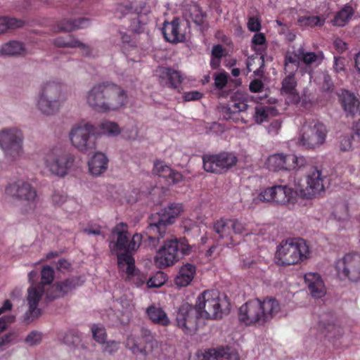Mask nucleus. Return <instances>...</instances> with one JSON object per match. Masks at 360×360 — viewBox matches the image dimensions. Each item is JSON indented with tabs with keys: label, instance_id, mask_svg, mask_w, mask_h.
I'll list each match as a JSON object with an SVG mask.
<instances>
[{
	"label": "nucleus",
	"instance_id": "4468645a",
	"mask_svg": "<svg viewBox=\"0 0 360 360\" xmlns=\"http://www.w3.org/2000/svg\"><path fill=\"white\" fill-rule=\"evenodd\" d=\"M326 132V126L318 120L306 121L301 128L298 143L307 149H314L324 143Z\"/></svg>",
	"mask_w": 360,
	"mask_h": 360
},
{
	"label": "nucleus",
	"instance_id": "3c124183",
	"mask_svg": "<svg viewBox=\"0 0 360 360\" xmlns=\"http://www.w3.org/2000/svg\"><path fill=\"white\" fill-rule=\"evenodd\" d=\"M100 130L102 134L108 136H117L120 133L118 124L110 121H104L100 124Z\"/></svg>",
	"mask_w": 360,
	"mask_h": 360
},
{
	"label": "nucleus",
	"instance_id": "8fccbe9b",
	"mask_svg": "<svg viewBox=\"0 0 360 360\" xmlns=\"http://www.w3.org/2000/svg\"><path fill=\"white\" fill-rule=\"evenodd\" d=\"M77 39L73 35L68 34L65 37H58L53 41V44L58 48H75Z\"/></svg>",
	"mask_w": 360,
	"mask_h": 360
},
{
	"label": "nucleus",
	"instance_id": "0eeeda50",
	"mask_svg": "<svg viewBox=\"0 0 360 360\" xmlns=\"http://www.w3.org/2000/svg\"><path fill=\"white\" fill-rule=\"evenodd\" d=\"M192 246L185 238L167 239L157 251L154 261L159 269L174 265L185 255L191 254Z\"/></svg>",
	"mask_w": 360,
	"mask_h": 360
},
{
	"label": "nucleus",
	"instance_id": "bf43d9fd",
	"mask_svg": "<svg viewBox=\"0 0 360 360\" xmlns=\"http://www.w3.org/2000/svg\"><path fill=\"white\" fill-rule=\"evenodd\" d=\"M121 48L124 53L129 51L131 48L136 46L135 41L131 39V36L125 32H121Z\"/></svg>",
	"mask_w": 360,
	"mask_h": 360
},
{
	"label": "nucleus",
	"instance_id": "c03bdc74",
	"mask_svg": "<svg viewBox=\"0 0 360 360\" xmlns=\"http://www.w3.org/2000/svg\"><path fill=\"white\" fill-rule=\"evenodd\" d=\"M300 62L298 49L292 53H287L284 59V70L285 72H290L292 70H295V72L298 69Z\"/></svg>",
	"mask_w": 360,
	"mask_h": 360
},
{
	"label": "nucleus",
	"instance_id": "de8ad7c7",
	"mask_svg": "<svg viewBox=\"0 0 360 360\" xmlns=\"http://www.w3.org/2000/svg\"><path fill=\"white\" fill-rule=\"evenodd\" d=\"M148 238V236L146 234V231H145L144 236L141 233H135L133 235L131 240H129V252L136 250L141 245H144L146 248H150V250H155L156 248H152L148 245H146L144 243V240Z\"/></svg>",
	"mask_w": 360,
	"mask_h": 360
},
{
	"label": "nucleus",
	"instance_id": "5fc2aeb1",
	"mask_svg": "<svg viewBox=\"0 0 360 360\" xmlns=\"http://www.w3.org/2000/svg\"><path fill=\"white\" fill-rule=\"evenodd\" d=\"M91 329L95 341L98 343H105L107 337L105 328L101 324H94Z\"/></svg>",
	"mask_w": 360,
	"mask_h": 360
},
{
	"label": "nucleus",
	"instance_id": "6e6552de",
	"mask_svg": "<svg viewBox=\"0 0 360 360\" xmlns=\"http://www.w3.org/2000/svg\"><path fill=\"white\" fill-rule=\"evenodd\" d=\"M66 99L60 83L46 81L41 85L37 105L41 113L51 115L59 110Z\"/></svg>",
	"mask_w": 360,
	"mask_h": 360
},
{
	"label": "nucleus",
	"instance_id": "13d9d810",
	"mask_svg": "<svg viewBox=\"0 0 360 360\" xmlns=\"http://www.w3.org/2000/svg\"><path fill=\"white\" fill-rule=\"evenodd\" d=\"M274 186L268 187L259 193L257 200L260 202H274Z\"/></svg>",
	"mask_w": 360,
	"mask_h": 360
},
{
	"label": "nucleus",
	"instance_id": "2f4dec72",
	"mask_svg": "<svg viewBox=\"0 0 360 360\" xmlns=\"http://www.w3.org/2000/svg\"><path fill=\"white\" fill-rule=\"evenodd\" d=\"M13 307V304L12 302H11V300H6L4 303H3V305L0 307V316L8 311H11V309ZM8 316H12L13 318V320L12 321H9L7 323V325L5 328V329L2 330V331L0 332V333H1L3 331H4L5 330H6V328L8 327V326L12 323L13 322H14L15 319V316H13V315H6V316H3L1 317H0V319L1 318H4V317H8ZM18 338V335L15 332H10L7 334H5L4 335L0 337V347L3 345H5L6 344H8L11 342H13L15 341Z\"/></svg>",
	"mask_w": 360,
	"mask_h": 360
},
{
	"label": "nucleus",
	"instance_id": "774afa93",
	"mask_svg": "<svg viewBox=\"0 0 360 360\" xmlns=\"http://www.w3.org/2000/svg\"><path fill=\"white\" fill-rule=\"evenodd\" d=\"M264 83L259 79H253L250 82L249 89L252 93H259L263 91Z\"/></svg>",
	"mask_w": 360,
	"mask_h": 360
},
{
	"label": "nucleus",
	"instance_id": "dca6fc26",
	"mask_svg": "<svg viewBox=\"0 0 360 360\" xmlns=\"http://www.w3.org/2000/svg\"><path fill=\"white\" fill-rule=\"evenodd\" d=\"M0 147L5 156L15 160L22 154V134L17 128H6L0 131Z\"/></svg>",
	"mask_w": 360,
	"mask_h": 360
},
{
	"label": "nucleus",
	"instance_id": "473e14b6",
	"mask_svg": "<svg viewBox=\"0 0 360 360\" xmlns=\"http://www.w3.org/2000/svg\"><path fill=\"white\" fill-rule=\"evenodd\" d=\"M108 163V160L105 154L96 153L88 162L89 172L94 176H98L106 170Z\"/></svg>",
	"mask_w": 360,
	"mask_h": 360
},
{
	"label": "nucleus",
	"instance_id": "4c0bfd02",
	"mask_svg": "<svg viewBox=\"0 0 360 360\" xmlns=\"http://www.w3.org/2000/svg\"><path fill=\"white\" fill-rule=\"evenodd\" d=\"M298 56H300V62H302L306 65H314L318 66L322 62V56L321 54L307 51L302 47L298 49Z\"/></svg>",
	"mask_w": 360,
	"mask_h": 360
},
{
	"label": "nucleus",
	"instance_id": "e2e57ef3",
	"mask_svg": "<svg viewBox=\"0 0 360 360\" xmlns=\"http://www.w3.org/2000/svg\"><path fill=\"white\" fill-rule=\"evenodd\" d=\"M333 82L330 76L328 74H323L322 75V84L321 89L324 91H332L333 90Z\"/></svg>",
	"mask_w": 360,
	"mask_h": 360
},
{
	"label": "nucleus",
	"instance_id": "c9c22d12",
	"mask_svg": "<svg viewBox=\"0 0 360 360\" xmlns=\"http://www.w3.org/2000/svg\"><path fill=\"white\" fill-rule=\"evenodd\" d=\"M146 314L151 321L155 324L167 326L170 323L167 314L160 307L151 305L147 308Z\"/></svg>",
	"mask_w": 360,
	"mask_h": 360
},
{
	"label": "nucleus",
	"instance_id": "5701e85b",
	"mask_svg": "<svg viewBox=\"0 0 360 360\" xmlns=\"http://www.w3.org/2000/svg\"><path fill=\"white\" fill-rule=\"evenodd\" d=\"M180 22L179 18H174L171 22L165 21L162 32L167 41L176 44L185 41L186 35L181 30Z\"/></svg>",
	"mask_w": 360,
	"mask_h": 360
},
{
	"label": "nucleus",
	"instance_id": "aec40b11",
	"mask_svg": "<svg viewBox=\"0 0 360 360\" xmlns=\"http://www.w3.org/2000/svg\"><path fill=\"white\" fill-rule=\"evenodd\" d=\"M336 269L339 276L356 282L360 280V254L349 253L338 261Z\"/></svg>",
	"mask_w": 360,
	"mask_h": 360
},
{
	"label": "nucleus",
	"instance_id": "a211bd4d",
	"mask_svg": "<svg viewBox=\"0 0 360 360\" xmlns=\"http://www.w3.org/2000/svg\"><path fill=\"white\" fill-rule=\"evenodd\" d=\"M306 158L294 154L276 153L270 155L266 162V167L273 172L280 170H296L297 167L305 165Z\"/></svg>",
	"mask_w": 360,
	"mask_h": 360
},
{
	"label": "nucleus",
	"instance_id": "2eb2a0df",
	"mask_svg": "<svg viewBox=\"0 0 360 360\" xmlns=\"http://www.w3.org/2000/svg\"><path fill=\"white\" fill-rule=\"evenodd\" d=\"M202 159L205 171L217 174L226 173L238 162V158L233 153L226 151L205 154Z\"/></svg>",
	"mask_w": 360,
	"mask_h": 360
},
{
	"label": "nucleus",
	"instance_id": "72a5a7b5",
	"mask_svg": "<svg viewBox=\"0 0 360 360\" xmlns=\"http://www.w3.org/2000/svg\"><path fill=\"white\" fill-rule=\"evenodd\" d=\"M89 20L86 18L78 19H64L58 24L56 32H72L77 29H83L88 27Z\"/></svg>",
	"mask_w": 360,
	"mask_h": 360
},
{
	"label": "nucleus",
	"instance_id": "37998d69",
	"mask_svg": "<svg viewBox=\"0 0 360 360\" xmlns=\"http://www.w3.org/2000/svg\"><path fill=\"white\" fill-rule=\"evenodd\" d=\"M24 22L15 18L0 17V34L10 29H16L22 27Z\"/></svg>",
	"mask_w": 360,
	"mask_h": 360
},
{
	"label": "nucleus",
	"instance_id": "603ef678",
	"mask_svg": "<svg viewBox=\"0 0 360 360\" xmlns=\"http://www.w3.org/2000/svg\"><path fill=\"white\" fill-rule=\"evenodd\" d=\"M41 281L38 284H42L43 288H46L47 285L51 286V283L54 279V270L52 267L46 266L43 267L41 272Z\"/></svg>",
	"mask_w": 360,
	"mask_h": 360
},
{
	"label": "nucleus",
	"instance_id": "a18cd8bd",
	"mask_svg": "<svg viewBox=\"0 0 360 360\" xmlns=\"http://www.w3.org/2000/svg\"><path fill=\"white\" fill-rule=\"evenodd\" d=\"M325 20L318 15L300 16L297 19V24L301 27L323 26Z\"/></svg>",
	"mask_w": 360,
	"mask_h": 360
},
{
	"label": "nucleus",
	"instance_id": "ddd939ff",
	"mask_svg": "<svg viewBox=\"0 0 360 360\" xmlns=\"http://www.w3.org/2000/svg\"><path fill=\"white\" fill-rule=\"evenodd\" d=\"M126 347L135 355L146 356L158 347V341L149 329L141 328L139 333L129 335L126 340Z\"/></svg>",
	"mask_w": 360,
	"mask_h": 360
},
{
	"label": "nucleus",
	"instance_id": "39448f33",
	"mask_svg": "<svg viewBox=\"0 0 360 360\" xmlns=\"http://www.w3.org/2000/svg\"><path fill=\"white\" fill-rule=\"evenodd\" d=\"M323 179L321 170L310 165L307 160L304 166L297 167L295 170V184L300 195L306 199L316 198L324 191Z\"/></svg>",
	"mask_w": 360,
	"mask_h": 360
},
{
	"label": "nucleus",
	"instance_id": "338daca9",
	"mask_svg": "<svg viewBox=\"0 0 360 360\" xmlns=\"http://www.w3.org/2000/svg\"><path fill=\"white\" fill-rule=\"evenodd\" d=\"M248 28L251 32H259L261 29V22L257 17H250L248 22Z\"/></svg>",
	"mask_w": 360,
	"mask_h": 360
},
{
	"label": "nucleus",
	"instance_id": "b1692460",
	"mask_svg": "<svg viewBox=\"0 0 360 360\" xmlns=\"http://www.w3.org/2000/svg\"><path fill=\"white\" fill-rule=\"evenodd\" d=\"M153 172L155 174L164 178L169 186L177 184L184 180V176L181 172L172 169L162 160L155 161Z\"/></svg>",
	"mask_w": 360,
	"mask_h": 360
},
{
	"label": "nucleus",
	"instance_id": "7c9ffc66",
	"mask_svg": "<svg viewBox=\"0 0 360 360\" xmlns=\"http://www.w3.org/2000/svg\"><path fill=\"white\" fill-rule=\"evenodd\" d=\"M196 268L195 265L186 263L179 269L178 275L174 279L175 284L179 287H186L193 281L195 274Z\"/></svg>",
	"mask_w": 360,
	"mask_h": 360
},
{
	"label": "nucleus",
	"instance_id": "a19ab883",
	"mask_svg": "<svg viewBox=\"0 0 360 360\" xmlns=\"http://www.w3.org/2000/svg\"><path fill=\"white\" fill-rule=\"evenodd\" d=\"M262 259L258 257H249L243 259L242 268L250 270L252 274H259L262 271Z\"/></svg>",
	"mask_w": 360,
	"mask_h": 360
},
{
	"label": "nucleus",
	"instance_id": "6e6d98bb",
	"mask_svg": "<svg viewBox=\"0 0 360 360\" xmlns=\"http://www.w3.org/2000/svg\"><path fill=\"white\" fill-rule=\"evenodd\" d=\"M165 274L163 272H158L154 276L150 277L147 281L146 284L149 288H159L165 283Z\"/></svg>",
	"mask_w": 360,
	"mask_h": 360
},
{
	"label": "nucleus",
	"instance_id": "a878e982",
	"mask_svg": "<svg viewBox=\"0 0 360 360\" xmlns=\"http://www.w3.org/2000/svg\"><path fill=\"white\" fill-rule=\"evenodd\" d=\"M304 281L313 297L321 298L326 295L325 285L319 274L311 272L306 274Z\"/></svg>",
	"mask_w": 360,
	"mask_h": 360
},
{
	"label": "nucleus",
	"instance_id": "680f3d73",
	"mask_svg": "<svg viewBox=\"0 0 360 360\" xmlns=\"http://www.w3.org/2000/svg\"><path fill=\"white\" fill-rule=\"evenodd\" d=\"M41 334L39 332L33 330L30 332L25 338V343L30 346L38 345L41 342Z\"/></svg>",
	"mask_w": 360,
	"mask_h": 360
},
{
	"label": "nucleus",
	"instance_id": "f3484780",
	"mask_svg": "<svg viewBox=\"0 0 360 360\" xmlns=\"http://www.w3.org/2000/svg\"><path fill=\"white\" fill-rule=\"evenodd\" d=\"M248 102V94L241 91H236L231 96L227 105L221 108L224 117L226 120H233L236 122L240 120L242 122L246 123L245 119L243 116L239 118L238 115L250 110Z\"/></svg>",
	"mask_w": 360,
	"mask_h": 360
},
{
	"label": "nucleus",
	"instance_id": "69168bd1",
	"mask_svg": "<svg viewBox=\"0 0 360 360\" xmlns=\"http://www.w3.org/2000/svg\"><path fill=\"white\" fill-rule=\"evenodd\" d=\"M120 342L115 340H110L105 342L103 347V352L108 353L109 354H114L117 352L120 347Z\"/></svg>",
	"mask_w": 360,
	"mask_h": 360
},
{
	"label": "nucleus",
	"instance_id": "864d4df0",
	"mask_svg": "<svg viewBox=\"0 0 360 360\" xmlns=\"http://www.w3.org/2000/svg\"><path fill=\"white\" fill-rule=\"evenodd\" d=\"M252 110L251 115L254 117L257 123H262L265 122L269 116L268 108L266 106H256Z\"/></svg>",
	"mask_w": 360,
	"mask_h": 360
},
{
	"label": "nucleus",
	"instance_id": "e433bc0d",
	"mask_svg": "<svg viewBox=\"0 0 360 360\" xmlns=\"http://www.w3.org/2000/svg\"><path fill=\"white\" fill-rule=\"evenodd\" d=\"M354 13L353 7L347 4L335 15L333 23L335 26L343 27L351 20Z\"/></svg>",
	"mask_w": 360,
	"mask_h": 360
},
{
	"label": "nucleus",
	"instance_id": "49530a36",
	"mask_svg": "<svg viewBox=\"0 0 360 360\" xmlns=\"http://www.w3.org/2000/svg\"><path fill=\"white\" fill-rule=\"evenodd\" d=\"M189 13L191 20L195 24L199 26L204 24L207 14L202 11V8L198 4H194L190 7Z\"/></svg>",
	"mask_w": 360,
	"mask_h": 360
},
{
	"label": "nucleus",
	"instance_id": "f704fd0d",
	"mask_svg": "<svg viewBox=\"0 0 360 360\" xmlns=\"http://www.w3.org/2000/svg\"><path fill=\"white\" fill-rule=\"evenodd\" d=\"M219 358L231 359L232 351L231 347H219L205 351L198 360H219Z\"/></svg>",
	"mask_w": 360,
	"mask_h": 360
},
{
	"label": "nucleus",
	"instance_id": "c85d7f7f",
	"mask_svg": "<svg viewBox=\"0 0 360 360\" xmlns=\"http://www.w3.org/2000/svg\"><path fill=\"white\" fill-rule=\"evenodd\" d=\"M318 328L329 340H338L342 337L344 334V330L342 326L329 320L325 322L321 319L319 322Z\"/></svg>",
	"mask_w": 360,
	"mask_h": 360
},
{
	"label": "nucleus",
	"instance_id": "4be33fe9",
	"mask_svg": "<svg viewBox=\"0 0 360 360\" xmlns=\"http://www.w3.org/2000/svg\"><path fill=\"white\" fill-rule=\"evenodd\" d=\"M159 82L165 87L178 89L183 82V75L172 68L162 67L158 70Z\"/></svg>",
	"mask_w": 360,
	"mask_h": 360
},
{
	"label": "nucleus",
	"instance_id": "09e8293b",
	"mask_svg": "<svg viewBox=\"0 0 360 360\" xmlns=\"http://www.w3.org/2000/svg\"><path fill=\"white\" fill-rule=\"evenodd\" d=\"M233 236L235 235H248L250 230L248 228V224L242 219H231Z\"/></svg>",
	"mask_w": 360,
	"mask_h": 360
},
{
	"label": "nucleus",
	"instance_id": "0e129e2a",
	"mask_svg": "<svg viewBox=\"0 0 360 360\" xmlns=\"http://www.w3.org/2000/svg\"><path fill=\"white\" fill-rule=\"evenodd\" d=\"M67 200V195L63 191H55L52 195V202L56 205H61Z\"/></svg>",
	"mask_w": 360,
	"mask_h": 360
},
{
	"label": "nucleus",
	"instance_id": "4d7b16f0",
	"mask_svg": "<svg viewBox=\"0 0 360 360\" xmlns=\"http://www.w3.org/2000/svg\"><path fill=\"white\" fill-rule=\"evenodd\" d=\"M229 75L226 72L215 73L214 75V86L219 90L223 89L228 83Z\"/></svg>",
	"mask_w": 360,
	"mask_h": 360
},
{
	"label": "nucleus",
	"instance_id": "c756f323",
	"mask_svg": "<svg viewBox=\"0 0 360 360\" xmlns=\"http://www.w3.org/2000/svg\"><path fill=\"white\" fill-rule=\"evenodd\" d=\"M340 103L347 116L354 117L359 110V102L349 91H344L340 96Z\"/></svg>",
	"mask_w": 360,
	"mask_h": 360
},
{
	"label": "nucleus",
	"instance_id": "1a4fd4ad",
	"mask_svg": "<svg viewBox=\"0 0 360 360\" xmlns=\"http://www.w3.org/2000/svg\"><path fill=\"white\" fill-rule=\"evenodd\" d=\"M310 251L307 241L301 238L283 240L277 248L276 259L282 266L297 264L309 255Z\"/></svg>",
	"mask_w": 360,
	"mask_h": 360
},
{
	"label": "nucleus",
	"instance_id": "393cba45",
	"mask_svg": "<svg viewBox=\"0 0 360 360\" xmlns=\"http://www.w3.org/2000/svg\"><path fill=\"white\" fill-rule=\"evenodd\" d=\"M213 229L219 239L222 240L223 245L234 244L231 219L221 218L217 220L214 223Z\"/></svg>",
	"mask_w": 360,
	"mask_h": 360
},
{
	"label": "nucleus",
	"instance_id": "9d476101",
	"mask_svg": "<svg viewBox=\"0 0 360 360\" xmlns=\"http://www.w3.org/2000/svg\"><path fill=\"white\" fill-rule=\"evenodd\" d=\"M44 162L52 174L64 177L75 166V156L61 147L56 146L45 153Z\"/></svg>",
	"mask_w": 360,
	"mask_h": 360
},
{
	"label": "nucleus",
	"instance_id": "423d86ee",
	"mask_svg": "<svg viewBox=\"0 0 360 360\" xmlns=\"http://www.w3.org/2000/svg\"><path fill=\"white\" fill-rule=\"evenodd\" d=\"M111 233L115 240L110 242L109 248L112 254L117 255L119 270L124 271L127 266V272L131 273L134 269V258L129 252L128 225L120 222L112 229Z\"/></svg>",
	"mask_w": 360,
	"mask_h": 360
},
{
	"label": "nucleus",
	"instance_id": "7ed1b4c3",
	"mask_svg": "<svg viewBox=\"0 0 360 360\" xmlns=\"http://www.w3.org/2000/svg\"><path fill=\"white\" fill-rule=\"evenodd\" d=\"M280 310L278 302L273 297L261 301L254 299L246 302L238 310V320L246 326L264 325L270 321Z\"/></svg>",
	"mask_w": 360,
	"mask_h": 360
},
{
	"label": "nucleus",
	"instance_id": "20e7f679",
	"mask_svg": "<svg viewBox=\"0 0 360 360\" xmlns=\"http://www.w3.org/2000/svg\"><path fill=\"white\" fill-rule=\"evenodd\" d=\"M182 211V204L171 203L160 212L153 214L149 218V224L146 228L148 238L144 243L152 248L158 247L160 239L165 238L168 226L174 222L175 218Z\"/></svg>",
	"mask_w": 360,
	"mask_h": 360
},
{
	"label": "nucleus",
	"instance_id": "bb28decb",
	"mask_svg": "<svg viewBox=\"0 0 360 360\" xmlns=\"http://www.w3.org/2000/svg\"><path fill=\"white\" fill-rule=\"evenodd\" d=\"M274 202L280 205L294 203L297 191L287 185H274Z\"/></svg>",
	"mask_w": 360,
	"mask_h": 360
},
{
	"label": "nucleus",
	"instance_id": "6ab92c4d",
	"mask_svg": "<svg viewBox=\"0 0 360 360\" xmlns=\"http://www.w3.org/2000/svg\"><path fill=\"white\" fill-rule=\"evenodd\" d=\"M47 288H43L42 284L32 285L27 290V300L29 305L28 310L23 316V323L30 324L40 316L41 310L38 308V304L42 295H46ZM47 300V299L46 298Z\"/></svg>",
	"mask_w": 360,
	"mask_h": 360
},
{
	"label": "nucleus",
	"instance_id": "052dcab7",
	"mask_svg": "<svg viewBox=\"0 0 360 360\" xmlns=\"http://www.w3.org/2000/svg\"><path fill=\"white\" fill-rule=\"evenodd\" d=\"M266 39L264 34L259 32L256 33L252 39V49L257 52L260 51V48H257V46H264L266 44Z\"/></svg>",
	"mask_w": 360,
	"mask_h": 360
},
{
	"label": "nucleus",
	"instance_id": "79ce46f5",
	"mask_svg": "<svg viewBox=\"0 0 360 360\" xmlns=\"http://www.w3.org/2000/svg\"><path fill=\"white\" fill-rule=\"evenodd\" d=\"M126 274V280L132 282L137 287L141 286L147 281V276L144 274L141 273L135 266V262H134V269L131 273H128L127 271V266L124 267V271Z\"/></svg>",
	"mask_w": 360,
	"mask_h": 360
},
{
	"label": "nucleus",
	"instance_id": "f257e3e1",
	"mask_svg": "<svg viewBox=\"0 0 360 360\" xmlns=\"http://www.w3.org/2000/svg\"><path fill=\"white\" fill-rule=\"evenodd\" d=\"M221 315L219 291L207 290L198 297L195 307L183 304L176 314V321L178 328L191 335L198 330L200 318L214 319Z\"/></svg>",
	"mask_w": 360,
	"mask_h": 360
},
{
	"label": "nucleus",
	"instance_id": "412c9836",
	"mask_svg": "<svg viewBox=\"0 0 360 360\" xmlns=\"http://www.w3.org/2000/svg\"><path fill=\"white\" fill-rule=\"evenodd\" d=\"M82 285L80 277L73 276L65 279L63 281L57 282L47 288L46 299L48 302L63 297L68 293L72 292L77 287Z\"/></svg>",
	"mask_w": 360,
	"mask_h": 360
},
{
	"label": "nucleus",
	"instance_id": "9b49d317",
	"mask_svg": "<svg viewBox=\"0 0 360 360\" xmlns=\"http://www.w3.org/2000/svg\"><path fill=\"white\" fill-rule=\"evenodd\" d=\"M98 135L95 126L89 122H82L72 127L70 132V139L72 145L79 150L90 153L96 148Z\"/></svg>",
	"mask_w": 360,
	"mask_h": 360
},
{
	"label": "nucleus",
	"instance_id": "ea45409f",
	"mask_svg": "<svg viewBox=\"0 0 360 360\" xmlns=\"http://www.w3.org/2000/svg\"><path fill=\"white\" fill-rule=\"evenodd\" d=\"M23 44L18 41H11L0 48V55L14 56L24 53Z\"/></svg>",
	"mask_w": 360,
	"mask_h": 360
},
{
	"label": "nucleus",
	"instance_id": "f8f14e48",
	"mask_svg": "<svg viewBox=\"0 0 360 360\" xmlns=\"http://www.w3.org/2000/svg\"><path fill=\"white\" fill-rule=\"evenodd\" d=\"M5 193L14 200L25 202V213L34 211L37 207V191L26 181L18 179L9 183L5 188Z\"/></svg>",
	"mask_w": 360,
	"mask_h": 360
},
{
	"label": "nucleus",
	"instance_id": "58836bf2",
	"mask_svg": "<svg viewBox=\"0 0 360 360\" xmlns=\"http://www.w3.org/2000/svg\"><path fill=\"white\" fill-rule=\"evenodd\" d=\"M63 343L77 349H86V347L82 343V334L75 330H68L63 336Z\"/></svg>",
	"mask_w": 360,
	"mask_h": 360
},
{
	"label": "nucleus",
	"instance_id": "f03ea898",
	"mask_svg": "<svg viewBox=\"0 0 360 360\" xmlns=\"http://www.w3.org/2000/svg\"><path fill=\"white\" fill-rule=\"evenodd\" d=\"M87 103L98 111L116 110L127 103L126 91L120 86L103 82L94 86L87 93Z\"/></svg>",
	"mask_w": 360,
	"mask_h": 360
},
{
	"label": "nucleus",
	"instance_id": "cd10ccee",
	"mask_svg": "<svg viewBox=\"0 0 360 360\" xmlns=\"http://www.w3.org/2000/svg\"><path fill=\"white\" fill-rule=\"evenodd\" d=\"M288 75L283 79L281 82V94L288 95L292 97V102L297 104L300 102V96L296 90L297 81L295 77V70L288 72Z\"/></svg>",
	"mask_w": 360,
	"mask_h": 360
}]
</instances>
